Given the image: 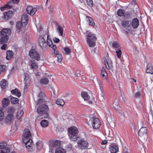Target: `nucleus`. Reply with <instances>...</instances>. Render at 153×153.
Listing matches in <instances>:
<instances>
[{"label": "nucleus", "mask_w": 153, "mask_h": 153, "mask_svg": "<svg viewBox=\"0 0 153 153\" xmlns=\"http://www.w3.org/2000/svg\"><path fill=\"white\" fill-rule=\"evenodd\" d=\"M56 30L57 32L59 34V36H62L63 31L62 27L59 26L57 23L56 24Z\"/></svg>", "instance_id": "nucleus-23"}, {"label": "nucleus", "mask_w": 153, "mask_h": 153, "mask_svg": "<svg viewBox=\"0 0 153 153\" xmlns=\"http://www.w3.org/2000/svg\"><path fill=\"white\" fill-rule=\"evenodd\" d=\"M54 52V54L56 55V57L57 58V61L59 62H61L62 60V57L60 52L58 50L56 46L53 47V50Z\"/></svg>", "instance_id": "nucleus-14"}, {"label": "nucleus", "mask_w": 153, "mask_h": 153, "mask_svg": "<svg viewBox=\"0 0 153 153\" xmlns=\"http://www.w3.org/2000/svg\"><path fill=\"white\" fill-rule=\"evenodd\" d=\"M49 82L48 79L46 77H43L41 79L40 81V84H42L46 85L48 84Z\"/></svg>", "instance_id": "nucleus-31"}, {"label": "nucleus", "mask_w": 153, "mask_h": 153, "mask_svg": "<svg viewBox=\"0 0 153 153\" xmlns=\"http://www.w3.org/2000/svg\"><path fill=\"white\" fill-rule=\"evenodd\" d=\"M29 55L32 58L38 61L40 59V55L35 48H32L29 51Z\"/></svg>", "instance_id": "nucleus-10"}, {"label": "nucleus", "mask_w": 153, "mask_h": 153, "mask_svg": "<svg viewBox=\"0 0 153 153\" xmlns=\"http://www.w3.org/2000/svg\"><path fill=\"white\" fill-rule=\"evenodd\" d=\"M114 105L116 106H118L119 105L118 101L117 100H115V101L114 102Z\"/></svg>", "instance_id": "nucleus-59"}, {"label": "nucleus", "mask_w": 153, "mask_h": 153, "mask_svg": "<svg viewBox=\"0 0 153 153\" xmlns=\"http://www.w3.org/2000/svg\"><path fill=\"white\" fill-rule=\"evenodd\" d=\"M86 40L87 43L91 47H94L96 45L97 38L94 35L88 31L86 32Z\"/></svg>", "instance_id": "nucleus-4"}, {"label": "nucleus", "mask_w": 153, "mask_h": 153, "mask_svg": "<svg viewBox=\"0 0 153 153\" xmlns=\"http://www.w3.org/2000/svg\"><path fill=\"white\" fill-rule=\"evenodd\" d=\"M88 4L91 6L93 5V1L92 0H87Z\"/></svg>", "instance_id": "nucleus-56"}, {"label": "nucleus", "mask_w": 153, "mask_h": 153, "mask_svg": "<svg viewBox=\"0 0 153 153\" xmlns=\"http://www.w3.org/2000/svg\"><path fill=\"white\" fill-rule=\"evenodd\" d=\"M86 18L87 21L89 22V25H90L94 26L95 23L93 19L91 17L88 16H86Z\"/></svg>", "instance_id": "nucleus-27"}, {"label": "nucleus", "mask_w": 153, "mask_h": 153, "mask_svg": "<svg viewBox=\"0 0 153 153\" xmlns=\"http://www.w3.org/2000/svg\"><path fill=\"white\" fill-rule=\"evenodd\" d=\"M121 25L123 27L125 28L123 30L126 33H131L132 30L131 28L130 22L128 20H124L122 22Z\"/></svg>", "instance_id": "nucleus-7"}, {"label": "nucleus", "mask_w": 153, "mask_h": 153, "mask_svg": "<svg viewBox=\"0 0 153 153\" xmlns=\"http://www.w3.org/2000/svg\"><path fill=\"white\" fill-rule=\"evenodd\" d=\"M20 0H11L7 3L3 7H0V10H3L5 8L12 9L13 10H16L19 8V4Z\"/></svg>", "instance_id": "nucleus-5"}, {"label": "nucleus", "mask_w": 153, "mask_h": 153, "mask_svg": "<svg viewBox=\"0 0 153 153\" xmlns=\"http://www.w3.org/2000/svg\"><path fill=\"white\" fill-rule=\"evenodd\" d=\"M124 153H129V151L128 149H124Z\"/></svg>", "instance_id": "nucleus-63"}, {"label": "nucleus", "mask_w": 153, "mask_h": 153, "mask_svg": "<svg viewBox=\"0 0 153 153\" xmlns=\"http://www.w3.org/2000/svg\"><path fill=\"white\" fill-rule=\"evenodd\" d=\"M7 145L4 143H0V149H2L5 148Z\"/></svg>", "instance_id": "nucleus-52"}, {"label": "nucleus", "mask_w": 153, "mask_h": 153, "mask_svg": "<svg viewBox=\"0 0 153 153\" xmlns=\"http://www.w3.org/2000/svg\"><path fill=\"white\" fill-rule=\"evenodd\" d=\"M113 46L115 48H118L120 46V45L118 42L116 41H114L112 43Z\"/></svg>", "instance_id": "nucleus-50"}, {"label": "nucleus", "mask_w": 153, "mask_h": 153, "mask_svg": "<svg viewBox=\"0 0 153 153\" xmlns=\"http://www.w3.org/2000/svg\"><path fill=\"white\" fill-rule=\"evenodd\" d=\"M28 22V17L26 13H24L21 18V22L23 27L26 25Z\"/></svg>", "instance_id": "nucleus-17"}, {"label": "nucleus", "mask_w": 153, "mask_h": 153, "mask_svg": "<svg viewBox=\"0 0 153 153\" xmlns=\"http://www.w3.org/2000/svg\"><path fill=\"white\" fill-rule=\"evenodd\" d=\"M15 111L13 108H10L9 113L5 118V121L7 123H10L13 121L15 119L13 115Z\"/></svg>", "instance_id": "nucleus-9"}, {"label": "nucleus", "mask_w": 153, "mask_h": 153, "mask_svg": "<svg viewBox=\"0 0 153 153\" xmlns=\"http://www.w3.org/2000/svg\"><path fill=\"white\" fill-rule=\"evenodd\" d=\"M90 121L94 129H97L100 128V122L98 118L94 117L90 119Z\"/></svg>", "instance_id": "nucleus-11"}, {"label": "nucleus", "mask_w": 153, "mask_h": 153, "mask_svg": "<svg viewBox=\"0 0 153 153\" xmlns=\"http://www.w3.org/2000/svg\"><path fill=\"white\" fill-rule=\"evenodd\" d=\"M129 5H131V8L133 10L137 9L138 8L140 9L137 4L135 2L132 3L131 4H130Z\"/></svg>", "instance_id": "nucleus-37"}, {"label": "nucleus", "mask_w": 153, "mask_h": 153, "mask_svg": "<svg viewBox=\"0 0 153 153\" xmlns=\"http://www.w3.org/2000/svg\"><path fill=\"white\" fill-rule=\"evenodd\" d=\"M29 65L31 66V69L36 70L38 68L37 64L34 60L32 59L30 61L29 63Z\"/></svg>", "instance_id": "nucleus-21"}, {"label": "nucleus", "mask_w": 153, "mask_h": 153, "mask_svg": "<svg viewBox=\"0 0 153 153\" xmlns=\"http://www.w3.org/2000/svg\"><path fill=\"white\" fill-rule=\"evenodd\" d=\"M13 53L12 51H9L7 52L6 59L7 60H10L13 57Z\"/></svg>", "instance_id": "nucleus-34"}, {"label": "nucleus", "mask_w": 153, "mask_h": 153, "mask_svg": "<svg viewBox=\"0 0 153 153\" xmlns=\"http://www.w3.org/2000/svg\"><path fill=\"white\" fill-rule=\"evenodd\" d=\"M23 26V23L21 21H18L16 25V29L17 32H20L21 31V29Z\"/></svg>", "instance_id": "nucleus-29"}, {"label": "nucleus", "mask_w": 153, "mask_h": 153, "mask_svg": "<svg viewBox=\"0 0 153 153\" xmlns=\"http://www.w3.org/2000/svg\"><path fill=\"white\" fill-rule=\"evenodd\" d=\"M7 85V82L5 79H2L0 82V85L2 89L6 88Z\"/></svg>", "instance_id": "nucleus-25"}, {"label": "nucleus", "mask_w": 153, "mask_h": 153, "mask_svg": "<svg viewBox=\"0 0 153 153\" xmlns=\"http://www.w3.org/2000/svg\"><path fill=\"white\" fill-rule=\"evenodd\" d=\"M12 13V12L11 10H9L8 12H5L4 13V17L6 18H7L9 17L11 15Z\"/></svg>", "instance_id": "nucleus-43"}, {"label": "nucleus", "mask_w": 153, "mask_h": 153, "mask_svg": "<svg viewBox=\"0 0 153 153\" xmlns=\"http://www.w3.org/2000/svg\"><path fill=\"white\" fill-rule=\"evenodd\" d=\"M45 102L44 100L42 98H40L35 103L36 105H38L41 104V103H44Z\"/></svg>", "instance_id": "nucleus-49"}, {"label": "nucleus", "mask_w": 153, "mask_h": 153, "mask_svg": "<svg viewBox=\"0 0 153 153\" xmlns=\"http://www.w3.org/2000/svg\"><path fill=\"white\" fill-rule=\"evenodd\" d=\"M11 92L12 94H15L18 97H19L21 96V93L16 88L14 90H12Z\"/></svg>", "instance_id": "nucleus-33"}, {"label": "nucleus", "mask_w": 153, "mask_h": 153, "mask_svg": "<svg viewBox=\"0 0 153 153\" xmlns=\"http://www.w3.org/2000/svg\"><path fill=\"white\" fill-rule=\"evenodd\" d=\"M47 42H46L44 39V36L39 37V42L40 46L43 50H47L48 48V46L52 48V49L53 50V47L56 46L53 44L52 41L49 38V35L47 34Z\"/></svg>", "instance_id": "nucleus-1"}, {"label": "nucleus", "mask_w": 153, "mask_h": 153, "mask_svg": "<svg viewBox=\"0 0 153 153\" xmlns=\"http://www.w3.org/2000/svg\"><path fill=\"white\" fill-rule=\"evenodd\" d=\"M59 141L58 140H50L49 141V146L51 147H56L59 146Z\"/></svg>", "instance_id": "nucleus-22"}, {"label": "nucleus", "mask_w": 153, "mask_h": 153, "mask_svg": "<svg viewBox=\"0 0 153 153\" xmlns=\"http://www.w3.org/2000/svg\"><path fill=\"white\" fill-rule=\"evenodd\" d=\"M68 135L71 141H77L79 139V137L77 135L78 129L75 127H71L68 129Z\"/></svg>", "instance_id": "nucleus-3"}, {"label": "nucleus", "mask_w": 153, "mask_h": 153, "mask_svg": "<svg viewBox=\"0 0 153 153\" xmlns=\"http://www.w3.org/2000/svg\"><path fill=\"white\" fill-rule=\"evenodd\" d=\"M45 96V94L43 92H40L39 93V95L37 96L38 97L40 98H43Z\"/></svg>", "instance_id": "nucleus-54"}, {"label": "nucleus", "mask_w": 153, "mask_h": 153, "mask_svg": "<svg viewBox=\"0 0 153 153\" xmlns=\"http://www.w3.org/2000/svg\"><path fill=\"white\" fill-rule=\"evenodd\" d=\"M36 12V10H27V13L31 16H33Z\"/></svg>", "instance_id": "nucleus-45"}, {"label": "nucleus", "mask_w": 153, "mask_h": 153, "mask_svg": "<svg viewBox=\"0 0 153 153\" xmlns=\"http://www.w3.org/2000/svg\"><path fill=\"white\" fill-rule=\"evenodd\" d=\"M25 84H28L30 82V79L29 77L27 78V79H25Z\"/></svg>", "instance_id": "nucleus-55"}, {"label": "nucleus", "mask_w": 153, "mask_h": 153, "mask_svg": "<svg viewBox=\"0 0 153 153\" xmlns=\"http://www.w3.org/2000/svg\"><path fill=\"white\" fill-rule=\"evenodd\" d=\"M146 72L151 74H153V68L150 63H148L147 65Z\"/></svg>", "instance_id": "nucleus-24"}, {"label": "nucleus", "mask_w": 153, "mask_h": 153, "mask_svg": "<svg viewBox=\"0 0 153 153\" xmlns=\"http://www.w3.org/2000/svg\"><path fill=\"white\" fill-rule=\"evenodd\" d=\"M40 124L43 127H46L48 126V121L45 120H42L40 123Z\"/></svg>", "instance_id": "nucleus-35"}, {"label": "nucleus", "mask_w": 153, "mask_h": 153, "mask_svg": "<svg viewBox=\"0 0 153 153\" xmlns=\"http://www.w3.org/2000/svg\"><path fill=\"white\" fill-rule=\"evenodd\" d=\"M56 103L58 105L62 106L64 105L65 102L63 100L59 99L56 100Z\"/></svg>", "instance_id": "nucleus-38"}, {"label": "nucleus", "mask_w": 153, "mask_h": 153, "mask_svg": "<svg viewBox=\"0 0 153 153\" xmlns=\"http://www.w3.org/2000/svg\"><path fill=\"white\" fill-rule=\"evenodd\" d=\"M53 41L56 43H58L59 42V39L55 37L53 38Z\"/></svg>", "instance_id": "nucleus-60"}, {"label": "nucleus", "mask_w": 153, "mask_h": 153, "mask_svg": "<svg viewBox=\"0 0 153 153\" xmlns=\"http://www.w3.org/2000/svg\"><path fill=\"white\" fill-rule=\"evenodd\" d=\"M64 53L66 54H69L71 52V50L68 47H65L64 49Z\"/></svg>", "instance_id": "nucleus-46"}, {"label": "nucleus", "mask_w": 153, "mask_h": 153, "mask_svg": "<svg viewBox=\"0 0 153 153\" xmlns=\"http://www.w3.org/2000/svg\"><path fill=\"white\" fill-rule=\"evenodd\" d=\"M82 97L85 100H88L90 99V97L87 93L82 91L81 94Z\"/></svg>", "instance_id": "nucleus-28"}, {"label": "nucleus", "mask_w": 153, "mask_h": 153, "mask_svg": "<svg viewBox=\"0 0 153 153\" xmlns=\"http://www.w3.org/2000/svg\"><path fill=\"white\" fill-rule=\"evenodd\" d=\"M140 94L139 92H136L134 95V97L135 98H138L140 96Z\"/></svg>", "instance_id": "nucleus-57"}, {"label": "nucleus", "mask_w": 153, "mask_h": 153, "mask_svg": "<svg viewBox=\"0 0 153 153\" xmlns=\"http://www.w3.org/2000/svg\"><path fill=\"white\" fill-rule=\"evenodd\" d=\"M7 47V45L6 44H4L1 46V48L2 50H5L6 49Z\"/></svg>", "instance_id": "nucleus-62"}, {"label": "nucleus", "mask_w": 153, "mask_h": 153, "mask_svg": "<svg viewBox=\"0 0 153 153\" xmlns=\"http://www.w3.org/2000/svg\"><path fill=\"white\" fill-rule=\"evenodd\" d=\"M119 88L120 92V96L122 97L123 100L124 101V102H125V99H126V98L124 97V93L122 91V89H121V88H120V86H119Z\"/></svg>", "instance_id": "nucleus-47"}, {"label": "nucleus", "mask_w": 153, "mask_h": 153, "mask_svg": "<svg viewBox=\"0 0 153 153\" xmlns=\"http://www.w3.org/2000/svg\"><path fill=\"white\" fill-rule=\"evenodd\" d=\"M79 139L77 140L78 147L80 149H85L88 148V143L87 142L82 139Z\"/></svg>", "instance_id": "nucleus-12"}, {"label": "nucleus", "mask_w": 153, "mask_h": 153, "mask_svg": "<svg viewBox=\"0 0 153 153\" xmlns=\"http://www.w3.org/2000/svg\"><path fill=\"white\" fill-rule=\"evenodd\" d=\"M124 10H118L117 14L119 16H121L124 15Z\"/></svg>", "instance_id": "nucleus-48"}, {"label": "nucleus", "mask_w": 153, "mask_h": 153, "mask_svg": "<svg viewBox=\"0 0 153 153\" xmlns=\"http://www.w3.org/2000/svg\"><path fill=\"white\" fill-rule=\"evenodd\" d=\"M94 80L97 83H98L99 85L100 88V90L101 94L99 95V98L101 101H103L105 100V97L103 91V86L100 84V83H99V81L98 80L97 78V76H96V77L95 78Z\"/></svg>", "instance_id": "nucleus-13"}, {"label": "nucleus", "mask_w": 153, "mask_h": 153, "mask_svg": "<svg viewBox=\"0 0 153 153\" xmlns=\"http://www.w3.org/2000/svg\"><path fill=\"white\" fill-rule=\"evenodd\" d=\"M34 10L41 9H42V7L38 6H36L35 7H33Z\"/></svg>", "instance_id": "nucleus-61"}, {"label": "nucleus", "mask_w": 153, "mask_h": 153, "mask_svg": "<svg viewBox=\"0 0 153 153\" xmlns=\"http://www.w3.org/2000/svg\"><path fill=\"white\" fill-rule=\"evenodd\" d=\"M31 128H27L25 129L22 135V140L25 141L26 140L31 139L32 134L31 131Z\"/></svg>", "instance_id": "nucleus-8"}, {"label": "nucleus", "mask_w": 153, "mask_h": 153, "mask_svg": "<svg viewBox=\"0 0 153 153\" xmlns=\"http://www.w3.org/2000/svg\"><path fill=\"white\" fill-rule=\"evenodd\" d=\"M26 10H34L33 9V7L31 5H28L27 6Z\"/></svg>", "instance_id": "nucleus-58"}, {"label": "nucleus", "mask_w": 153, "mask_h": 153, "mask_svg": "<svg viewBox=\"0 0 153 153\" xmlns=\"http://www.w3.org/2000/svg\"><path fill=\"white\" fill-rule=\"evenodd\" d=\"M109 149L111 153H116L118 151V147L117 145L114 144L110 146Z\"/></svg>", "instance_id": "nucleus-18"}, {"label": "nucleus", "mask_w": 153, "mask_h": 153, "mask_svg": "<svg viewBox=\"0 0 153 153\" xmlns=\"http://www.w3.org/2000/svg\"><path fill=\"white\" fill-rule=\"evenodd\" d=\"M11 31L9 28L3 29L0 32V43L4 44L7 42L8 40V36L10 35Z\"/></svg>", "instance_id": "nucleus-2"}, {"label": "nucleus", "mask_w": 153, "mask_h": 153, "mask_svg": "<svg viewBox=\"0 0 153 153\" xmlns=\"http://www.w3.org/2000/svg\"><path fill=\"white\" fill-rule=\"evenodd\" d=\"M116 52L118 58L120 59L121 58L122 54L121 50L119 48L117 49Z\"/></svg>", "instance_id": "nucleus-40"}, {"label": "nucleus", "mask_w": 153, "mask_h": 153, "mask_svg": "<svg viewBox=\"0 0 153 153\" xmlns=\"http://www.w3.org/2000/svg\"><path fill=\"white\" fill-rule=\"evenodd\" d=\"M10 103L9 100L7 98H4L2 101V104L3 107L7 106Z\"/></svg>", "instance_id": "nucleus-26"}, {"label": "nucleus", "mask_w": 153, "mask_h": 153, "mask_svg": "<svg viewBox=\"0 0 153 153\" xmlns=\"http://www.w3.org/2000/svg\"><path fill=\"white\" fill-rule=\"evenodd\" d=\"M107 143V140H105L102 141L101 142V144L102 145H104V144H106Z\"/></svg>", "instance_id": "nucleus-64"}, {"label": "nucleus", "mask_w": 153, "mask_h": 153, "mask_svg": "<svg viewBox=\"0 0 153 153\" xmlns=\"http://www.w3.org/2000/svg\"><path fill=\"white\" fill-rule=\"evenodd\" d=\"M147 128L145 127H142L139 131V135L141 139L145 138L147 136Z\"/></svg>", "instance_id": "nucleus-15"}, {"label": "nucleus", "mask_w": 153, "mask_h": 153, "mask_svg": "<svg viewBox=\"0 0 153 153\" xmlns=\"http://www.w3.org/2000/svg\"><path fill=\"white\" fill-rule=\"evenodd\" d=\"M10 101L12 103L15 104L18 103L19 101V100L17 98L12 97Z\"/></svg>", "instance_id": "nucleus-39"}, {"label": "nucleus", "mask_w": 153, "mask_h": 153, "mask_svg": "<svg viewBox=\"0 0 153 153\" xmlns=\"http://www.w3.org/2000/svg\"><path fill=\"white\" fill-rule=\"evenodd\" d=\"M12 13V12L11 10H9L8 12H5L4 13V17L6 18H7L9 17L11 15Z\"/></svg>", "instance_id": "nucleus-42"}, {"label": "nucleus", "mask_w": 153, "mask_h": 153, "mask_svg": "<svg viewBox=\"0 0 153 153\" xmlns=\"http://www.w3.org/2000/svg\"><path fill=\"white\" fill-rule=\"evenodd\" d=\"M131 25L134 29L137 28L139 25V21L137 18H134L132 20Z\"/></svg>", "instance_id": "nucleus-20"}, {"label": "nucleus", "mask_w": 153, "mask_h": 153, "mask_svg": "<svg viewBox=\"0 0 153 153\" xmlns=\"http://www.w3.org/2000/svg\"><path fill=\"white\" fill-rule=\"evenodd\" d=\"M49 108L47 105L45 104H42L37 108V111L39 114H44V118H47L49 116L47 112Z\"/></svg>", "instance_id": "nucleus-6"}, {"label": "nucleus", "mask_w": 153, "mask_h": 153, "mask_svg": "<svg viewBox=\"0 0 153 153\" xmlns=\"http://www.w3.org/2000/svg\"><path fill=\"white\" fill-rule=\"evenodd\" d=\"M64 150L61 147L57 148L55 151V153H65Z\"/></svg>", "instance_id": "nucleus-36"}, {"label": "nucleus", "mask_w": 153, "mask_h": 153, "mask_svg": "<svg viewBox=\"0 0 153 153\" xmlns=\"http://www.w3.org/2000/svg\"><path fill=\"white\" fill-rule=\"evenodd\" d=\"M4 117V114L3 112L0 111V121Z\"/></svg>", "instance_id": "nucleus-53"}, {"label": "nucleus", "mask_w": 153, "mask_h": 153, "mask_svg": "<svg viewBox=\"0 0 153 153\" xmlns=\"http://www.w3.org/2000/svg\"><path fill=\"white\" fill-rule=\"evenodd\" d=\"M23 142L25 143L26 147L28 150V151H32L33 146L32 144V140L31 139L26 140L25 141L23 140Z\"/></svg>", "instance_id": "nucleus-16"}, {"label": "nucleus", "mask_w": 153, "mask_h": 153, "mask_svg": "<svg viewBox=\"0 0 153 153\" xmlns=\"http://www.w3.org/2000/svg\"><path fill=\"white\" fill-rule=\"evenodd\" d=\"M6 68L5 65H0V74L3 72Z\"/></svg>", "instance_id": "nucleus-51"}, {"label": "nucleus", "mask_w": 153, "mask_h": 153, "mask_svg": "<svg viewBox=\"0 0 153 153\" xmlns=\"http://www.w3.org/2000/svg\"><path fill=\"white\" fill-rule=\"evenodd\" d=\"M11 92L12 94H15L18 97H19L21 96V93L16 88L14 90H12Z\"/></svg>", "instance_id": "nucleus-32"}, {"label": "nucleus", "mask_w": 153, "mask_h": 153, "mask_svg": "<svg viewBox=\"0 0 153 153\" xmlns=\"http://www.w3.org/2000/svg\"><path fill=\"white\" fill-rule=\"evenodd\" d=\"M36 146L37 149H40L42 146V142L41 141H38L36 143Z\"/></svg>", "instance_id": "nucleus-41"}, {"label": "nucleus", "mask_w": 153, "mask_h": 153, "mask_svg": "<svg viewBox=\"0 0 153 153\" xmlns=\"http://www.w3.org/2000/svg\"><path fill=\"white\" fill-rule=\"evenodd\" d=\"M101 75L102 77H107L108 74L105 71L104 68H102V70Z\"/></svg>", "instance_id": "nucleus-44"}, {"label": "nucleus", "mask_w": 153, "mask_h": 153, "mask_svg": "<svg viewBox=\"0 0 153 153\" xmlns=\"http://www.w3.org/2000/svg\"><path fill=\"white\" fill-rule=\"evenodd\" d=\"M24 114V111L22 110L19 109L18 110L17 114L16 117L18 119H20Z\"/></svg>", "instance_id": "nucleus-30"}, {"label": "nucleus", "mask_w": 153, "mask_h": 153, "mask_svg": "<svg viewBox=\"0 0 153 153\" xmlns=\"http://www.w3.org/2000/svg\"><path fill=\"white\" fill-rule=\"evenodd\" d=\"M104 62L107 69H109L112 67V62L110 59L108 58L107 59L104 58Z\"/></svg>", "instance_id": "nucleus-19"}]
</instances>
